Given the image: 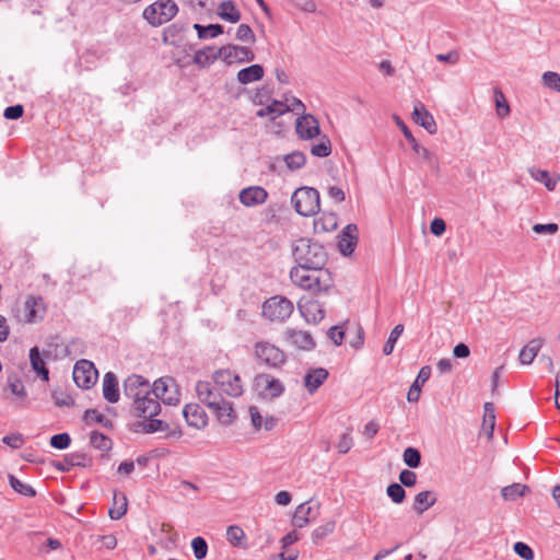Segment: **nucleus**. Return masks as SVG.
<instances>
[{"mask_svg": "<svg viewBox=\"0 0 560 560\" xmlns=\"http://www.w3.org/2000/svg\"><path fill=\"white\" fill-rule=\"evenodd\" d=\"M103 396L104 399L110 404H116L119 400V386L118 380L114 372H107L103 378Z\"/></svg>", "mask_w": 560, "mask_h": 560, "instance_id": "393cba45", "label": "nucleus"}, {"mask_svg": "<svg viewBox=\"0 0 560 560\" xmlns=\"http://www.w3.org/2000/svg\"><path fill=\"white\" fill-rule=\"evenodd\" d=\"M90 442L93 447L104 452H108L113 447V441L98 431L91 432Z\"/></svg>", "mask_w": 560, "mask_h": 560, "instance_id": "c03bdc74", "label": "nucleus"}, {"mask_svg": "<svg viewBox=\"0 0 560 560\" xmlns=\"http://www.w3.org/2000/svg\"><path fill=\"white\" fill-rule=\"evenodd\" d=\"M114 508L108 512L112 520H120L127 512V498L122 492H114Z\"/></svg>", "mask_w": 560, "mask_h": 560, "instance_id": "e433bc0d", "label": "nucleus"}, {"mask_svg": "<svg viewBox=\"0 0 560 560\" xmlns=\"http://www.w3.org/2000/svg\"><path fill=\"white\" fill-rule=\"evenodd\" d=\"M91 463V459L83 453H71L63 456L61 460L55 463V467L59 471L68 472L73 467H86Z\"/></svg>", "mask_w": 560, "mask_h": 560, "instance_id": "5701e85b", "label": "nucleus"}, {"mask_svg": "<svg viewBox=\"0 0 560 560\" xmlns=\"http://www.w3.org/2000/svg\"><path fill=\"white\" fill-rule=\"evenodd\" d=\"M8 387L13 395L20 398H25L27 396L24 384L16 374H10L8 376Z\"/></svg>", "mask_w": 560, "mask_h": 560, "instance_id": "864d4df0", "label": "nucleus"}, {"mask_svg": "<svg viewBox=\"0 0 560 560\" xmlns=\"http://www.w3.org/2000/svg\"><path fill=\"white\" fill-rule=\"evenodd\" d=\"M298 308L307 323L317 324L325 317V311L316 300L300 301Z\"/></svg>", "mask_w": 560, "mask_h": 560, "instance_id": "a211bd4d", "label": "nucleus"}, {"mask_svg": "<svg viewBox=\"0 0 560 560\" xmlns=\"http://www.w3.org/2000/svg\"><path fill=\"white\" fill-rule=\"evenodd\" d=\"M152 398L161 400L166 405H177L180 400V393L176 381L173 377L164 376L156 380L151 386Z\"/></svg>", "mask_w": 560, "mask_h": 560, "instance_id": "6e6552de", "label": "nucleus"}, {"mask_svg": "<svg viewBox=\"0 0 560 560\" xmlns=\"http://www.w3.org/2000/svg\"><path fill=\"white\" fill-rule=\"evenodd\" d=\"M287 340L298 349L310 351L316 346L310 332L298 329H288L285 331Z\"/></svg>", "mask_w": 560, "mask_h": 560, "instance_id": "412c9836", "label": "nucleus"}, {"mask_svg": "<svg viewBox=\"0 0 560 560\" xmlns=\"http://www.w3.org/2000/svg\"><path fill=\"white\" fill-rule=\"evenodd\" d=\"M483 430L487 432L489 438H492L495 425V413L494 406L492 402H486L483 406Z\"/></svg>", "mask_w": 560, "mask_h": 560, "instance_id": "37998d69", "label": "nucleus"}, {"mask_svg": "<svg viewBox=\"0 0 560 560\" xmlns=\"http://www.w3.org/2000/svg\"><path fill=\"white\" fill-rule=\"evenodd\" d=\"M200 39L214 38L223 33V26L220 24H209L203 26L201 24H194Z\"/></svg>", "mask_w": 560, "mask_h": 560, "instance_id": "a19ab883", "label": "nucleus"}, {"mask_svg": "<svg viewBox=\"0 0 560 560\" xmlns=\"http://www.w3.org/2000/svg\"><path fill=\"white\" fill-rule=\"evenodd\" d=\"M97 376L98 373L93 362L82 359L74 364L72 377L78 387L91 388L96 383Z\"/></svg>", "mask_w": 560, "mask_h": 560, "instance_id": "9b49d317", "label": "nucleus"}, {"mask_svg": "<svg viewBox=\"0 0 560 560\" xmlns=\"http://www.w3.org/2000/svg\"><path fill=\"white\" fill-rule=\"evenodd\" d=\"M431 376V368L428 365H424L420 369L415 382L410 386L408 394H407V400L409 402H417L420 398L421 393V386L430 378Z\"/></svg>", "mask_w": 560, "mask_h": 560, "instance_id": "bb28decb", "label": "nucleus"}, {"mask_svg": "<svg viewBox=\"0 0 560 560\" xmlns=\"http://www.w3.org/2000/svg\"><path fill=\"white\" fill-rule=\"evenodd\" d=\"M292 283L314 294L327 292L334 287V279L330 271L324 267L305 268L292 267L290 270Z\"/></svg>", "mask_w": 560, "mask_h": 560, "instance_id": "f257e3e1", "label": "nucleus"}, {"mask_svg": "<svg viewBox=\"0 0 560 560\" xmlns=\"http://www.w3.org/2000/svg\"><path fill=\"white\" fill-rule=\"evenodd\" d=\"M236 38L238 40L245 42V43H254L255 42V35H254L250 26L247 24H241L237 27Z\"/></svg>", "mask_w": 560, "mask_h": 560, "instance_id": "e2e57ef3", "label": "nucleus"}, {"mask_svg": "<svg viewBox=\"0 0 560 560\" xmlns=\"http://www.w3.org/2000/svg\"><path fill=\"white\" fill-rule=\"evenodd\" d=\"M83 420L88 425L93 423L102 424L105 428H112L113 422L108 418H106L103 413L98 412L96 409H86L83 415Z\"/></svg>", "mask_w": 560, "mask_h": 560, "instance_id": "79ce46f5", "label": "nucleus"}, {"mask_svg": "<svg viewBox=\"0 0 560 560\" xmlns=\"http://www.w3.org/2000/svg\"><path fill=\"white\" fill-rule=\"evenodd\" d=\"M143 419L145 421L140 423V425L142 427V432L144 433H155L168 429V424L163 420L154 419V417Z\"/></svg>", "mask_w": 560, "mask_h": 560, "instance_id": "8fccbe9b", "label": "nucleus"}, {"mask_svg": "<svg viewBox=\"0 0 560 560\" xmlns=\"http://www.w3.org/2000/svg\"><path fill=\"white\" fill-rule=\"evenodd\" d=\"M288 168L291 171L300 170L306 162V156L301 151L291 152L283 158Z\"/></svg>", "mask_w": 560, "mask_h": 560, "instance_id": "09e8293b", "label": "nucleus"}, {"mask_svg": "<svg viewBox=\"0 0 560 560\" xmlns=\"http://www.w3.org/2000/svg\"><path fill=\"white\" fill-rule=\"evenodd\" d=\"M24 114V107L21 104L8 106L4 112L3 116L7 119L15 120L23 116Z\"/></svg>", "mask_w": 560, "mask_h": 560, "instance_id": "338daca9", "label": "nucleus"}, {"mask_svg": "<svg viewBox=\"0 0 560 560\" xmlns=\"http://www.w3.org/2000/svg\"><path fill=\"white\" fill-rule=\"evenodd\" d=\"M221 54L226 63L249 62L255 59V54L249 48L231 44L221 47Z\"/></svg>", "mask_w": 560, "mask_h": 560, "instance_id": "4468645a", "label": "nucleus"}, {"mask_svg": "<svg viewBox=\"0 0 560 560\" xmlns=\"http://www.w3.org/2000/svg\"><path fill=\"white\" fill-rule=\"evenodd\" d=\"M338 226V217L335 213H323L322 217L315 220L314 228L319 232H330Z\"/></svg>", "mask_w": 560, "mask_h": 560, "instance_id": "4c0bfd02", "label": "nucleus"}, {"mask_svg": "<svg viewBox=\"0 0 560 560\" xmlns=\"http://www.w3.org/2000/svg\"><path fill=\"white\" fill-rule=\"evenodd\" d=\"M196 394L198 399L206 405L209 409L222 402L224 397L219 386L213 382L199 381L196 384Z\"/></svg>", "mask_w": 560, "mask_h": 560, "instance_id": "f8f14e48", "label": "nucleus"}, {"mask_svg": "<svg viewBox=\"0 0 560 560\" xmlns=\"http://www.w3.org/2000/svg\"><path fill=\"white\" fill-rule=\"evenodd\" d=\"M352 446H353L352 436L350 435V433H343L340 436V440L337 444V448H338L339 453L346 454L351 450Z\"/></svg>", "mask_w": 560, "mask_h": 560, "instance_id": "774afa93", "label": "nucleus"}, {"mask_svg": "<svg viewBox=\"0 0 560 560\" xmlns=\"http://www.w3.org/2000/svg\"><path fill=\"white\" fill-rule=\"evenodd\" d=\"M295 130L301 139L310 140L319 135V122L312 114H303L296 118Z\"/></svg>", "mask_w": 560, "mask_h": 560, "instance_id": "ddd939ff", "label": "nucleus"}, {"mask_svg": "<svg viewBox=\"0 0 560 560\" xmlns=\"http://www.w3.org/2000/svg\"><path fill=\"white\" fill-rule=\"evenodd\" d=\"M291 202L300 215L311 217L319 211V192L313 187H301L293 192Z\"/></svg>", "mask_w": 560, "mask_h": 560, "instance_id": "7ed1b4c3", "label": "nucleus"}, {"mask_svg": "<svg viewBox=\"0 0 560 560\" xmlns=\"http://www.w3.org/2000/svg\"><path fill=\"white\" fill-rule=\"evenodd\" d=\"M494 101H495V107L497 113L500 117H505L510 114V106L505 100L504 94L501 90L495 89L494 90Z\"/></svg>", "mask_w": 560, "mask_h": 560, "instance_id": "13d9d810", "label": "nucleus"}, {"mask_svg": "<svg viewBox=\"0 0 560 560\" xmlns=\"http://www.w3.org/2000/svg\"><path fill=\"white\" fill-rule=\"evenodd\" d=\"M183 416L191 428L202 429L208 423L207 413L198 404H187L183 409Z\"/></svg>", "mask_w": 560, "mask_h": 560, "instance_id": "f3484780", "label": "nucleus"}, {"mask_svg": "<svg viewBox=\"0 0 560 560\" xmlns=\"http://www.w3.org/2000/svg\"><path fill=\"white\" fill-rule=\"evenodd\" d=\"M253 389L264 399H276L283 395V383L268 373H258L253 380Z\"/></svg>", "mask_w": 560, "mask_h": 560, "instance_id": "0eeeda50", "label": "nucleus"}, {"mask_svg": "<svg viewBox=\"0 0 560 560\" xmlns=\"http://www.w3.org/2000/svg\"><path fill=\"white\" fill-rule=\"evenodd\" d=\"M238 198L244 206L255 207L267 200L268 192L260 186H250L242 189Z\"/></svg>", "mask_w": 560, "mask_h": 560, "instance_id": "aec40b11", "label": "nucleus"}, {"mask_svg": "<svg viewBox=\"0 0 560 560\" xmlns=\"http://www.w3.org/2000/svg\"><path fill=\"white\" fill-rule=\"evenodd\" d=\"M218 58H222L221 48L217 49L215 47L208 46L206 48L198 49L194 55L192 61L201 68H207Z\"/></svg>", "mask_w": 560, "mask_h": 560, "instance_id": "a878e982", "label": "nucleus"}, {"mask_svg": "<svg viewBox=\"0 0 560 560\" xmlns=\"http://www.w3.org/2000/svg\"><path fill=\"white\" fill-rule=\"evenodd\" d=\"M402 332H404V325H401V324L396 325L392 329V331L388 336V339L383 347V353L385 355H389L393 353L395 345Z\"/></svg>", "mask_w": 560, "mask_h": 560, "instance_id": "3c124183", "label": "nucleus"}, {"mask_svg": "<svg viewBox=\"0 0 560 560\" xmlns=\"http://www.w3.org/2000/svg\"><path fill=\"white\" fill-rule=\"evenodd\" d=\"M328 371L323 368L314 369L304 377V384L310 394H314L328 378Z\"/></svg>", "mask_w": 560, "mask_h": 560, "instance_id": "c756f323", "label": "nucleus"}, {"mask_svg": "<svg viewBox=\"0 0 560 560\" xmlns=\"http://www.w3.org/2000/svg\"><path fill=\"white\" fill-rule=\"evenodd\" d=\"M335 528H336L335 521H328L325 524L316 527L312 533V541L315 545H318L322 539L331 535L335 532Z\"/></svg>", "mask_w": 560, "mask_h": 560, "instance_id": "de8ad7c7", "label": "nucleus"}, {"mask_svg": "<svg viewBox=\"0 0 560 560\" xmlns=\"http://www.w3.org/2000/svg\"><path fill=\"white\" fill-rule=\"evenodd\" d=\"M253 355L258 364L269 369H281L287 362L284 351L268 341H257L254 345Z\"/></svg>", "mask_w": 560, "mask_h": 560, "instance_id": "20e7f679", "label": "nucleus"}, {"mask_svg": "<svg viewBox=\"0 0 560 560\" xmlns=\"http://www.w3.org/2000/svg\"><path fill=\"white\" fill-rule=\"evenodd\" d=\"M528 487L522 483H513L506 487H503L501 490V494L504 500L508 501H515L518 498H522L525 495V493L528 491Z\"/></svg>", "mask_w": 560, "mask_h": 560, "instance_id": "58836bf2", "label": "nucleus"}, {"mask_svg": "<svg viewBox=\"0 0 560 560\" xmlns=\"http://www.w3.org/2000/svg\"><path fill=\"white\" fill-rule=\"evenodd\" d=\"M412 116L415 122L423 127L430 135L436 132L435 120L421 102L415 104Z\"/></svg>", "mask_w": 560, "mask_h": 560, "instance_id": "4be33fe9", "label": "nucleus"}, {"mask_svg": "<svg viewBox=\"0 0 560 560\" xmlns=\"http://www.w3.org/2000/svg\"><path fill=\"white\" fill-rule=\"evenodd\" d=\"M401 131L407 141L411 144L412 150L417 154L421 155L423 160L428 161L429 163H432L434 160L433 153L418 143V141L416 140V138L405 124H401Z\"/></svg>", "mask_w": 560, "mask_h": 560, "instance_id": "c9c22d12", "label": "nucleus"}, {"mask_svg": "<svg viewBox=\"0 0 560 560\" xmlns=\"http://www.w3.org/2000/svg\"><path fill=\"white\" fill-rule=\"evenodd\" d=\"M291 107L288 103L273 100L271 104L258 109L256 115L258 117H269L270 120H275L277 117L290 112Z\"/></svg>", "mask_w": 560, "mask_h": 560, "instance_id": "7c9ffc66", "label": "nucleus"}, {"mask_svg": "<svg viewBox=\"0 0 560 560\" xmlns=\"http://www.w3.org/2000/svg\"><path fill=\"white\" fill-rule=\"evenodd\" d=\"M50 445L57 450H66L71 443V438L68 433H58L50 438Z\"/></svg>", "mask_w": 560, "mask_h": 560, "instance_id": "bf43d9fd", "label": "nucleus"}, {"mask_svg": "<svg viewBox=\"0 0 560 560\" xmlns=\"http://www.w3.org/2000/svg\"><path fill=\"white\" fill-rule=\"evenodd\" d=\"M404 463L409 468H418L421 465V453L416 447H407L402 454Z\"/></svg>", "mask_w": 560, "mask_h": 560, "instance_id": "603ef678", "label": "nucleus"}, {"mask_svg": "<svg viewBox=\"0 0 560 560\" xmlns=\"http://www.w3.org/2000/svg\"><path fill=\"white\" fill-rule=\"evenodd\" d=\"M398 478L402 487H413L417 482V474L409 469L401 470Z\"/></svg>", "mask_w": 560, "mask_h": 560, "instance_id": "0e129e2a", "label": "nucleus"}, {"mask_svg": "<svg viewBox=\"0 0 560 560\" xmlns=\"http://www.w3.org/2000/svg\"><path fill=\"white\" fill-rule=\"evenodd\" d=\"M529 174L536 182L542 183L550 191L555 190L558 182L560 180V175L556 179H552L550 178L549 173L545 170L532 168L529 170Z\"/></svg>", "mask_w": 560, "mask_h": 560, "instance_id": "ea45409f", "label": "nucleus"}, {"mask_svg": "<svg viewBox=\"0 0 560 560\" xmlns=\"http://www.w3.org/2000/svg\"><path fill=\"white\" fill-rule=\"evenodd\" d=\"M130 399L132 400L135 413L139 418L155 417L161 411L160 401L152 398L151 386H149V390H138L137 398Z\"/></svg>", "mask_w": 560, "mask_h": 560, "instance_id": "9d476101", "label": "nucleus"}, {"mask_svg": "<svg viewBox=\"0 0 560 560\" xmlns=\"http://www.w3.org/2000/svg\"><path fill=\"white\" fill-rule=\"evenodd\" d=\"M311 153L314 156L327 158L331 153L330 140L326 136L323 137L319 143L312 145Z\"/></svg>", "mask_w": 560, "mask_h": 560, "instance_id": "4d7b16f0", "label": "nucleus"}, {"mask_svg": "<svg viewBox=\"0 0 560 560\" xmlns=\"http://www.w3.org/2000/svg\"><path fill=\"white\" fill-rule=\"evenodd\" d=\"M52 399L55 401V405L58 407H71L74 405V399L62 392H54L52 393Z\"/></svg>", "mask_w": 560, "mask_h": 560, "instance_id": "69168bd1", "label": "nucleus"}, {"mask_svg": "<svg viewBox=\"0 0 560 560\" xmlns=\"http://www.w3.org/2000/svg\"><path fill=\"white\" fill-rule=\"evenodd\" d=\"M191 549L194 551V556L196 559L201 560L207 557L208 553V544L206 539L201 536L195 537L191 540Z\"/></svg>", "mask_w": 560, "mask_h": 560, "instance_id": "5fc2aeb1", "label": "nucleus"}, {"mask_svg": "<svg viewBox=\"0 0 560 560\" xmlns=\"http://www.w3.org/2000/svg\"><path fill=\"white\" fill-rule=\"evenodd\" d=\"M514 552L524 560H533L534 551L533 549L523 541H517L513 546Z\"/></svg>", "mask_w": 560, "mask_h": 560, "instance_id": "680f3d73", "label": "nucleus"}, {"mask_svg": "<svg viewBox=\"0 0 560 560\" xmlns=\"http://www.w3.org/2000/svg\"><path fill=\"white\" fill-rule=\"evenodd\" d=\"M212 380L221 392L230 397H240L244 392L240 375L229 369L215 371L212 375Z\"/></svg>", "mask_w": 560, "mask_h": 560, "instance_id": "1a4fd4ad", "label": "nucleus"}, {"mask_svg": "<svg viewBox=\"0 0 560 560\" xmlns=\"http://www.w3.org/2000/svg\"><path fill=\"white\" fill-rule=\"evenodd\" d=\"M542 346L541 339H532L525 345L518 355V360L521 364L528 365L530 364L534 359L537 357L538 351L540 350Z\"/></svg>", "mask_w": 560, "mask_h": 560, "instance_id": "72a5a7b5", "label": "nucleus"}, {"mask_svg": "<svg viewBox=\"0 0 560 560\" xmlns=\"http://www.w3.org/2000/svg\"><path fill=\"white\" fill-rule=\"evenodd\" d=\"M150 383L138 374H131L124 381V395L127 398H137L138 390H149Z\"/></svg>", "mask_w": 560, "mask_h": 560, "instance_id": "b1692460", "label": "nucleus"}, {"mask_svg": "<svg viewBox=\"0 0 560 560\" xmlns=\"http://www.w3.org/2000/svg\"><path fill=\"white\" fill-rule=\"evenodd\" d=\"M9 483L15 492H18L22 495H25L28 498H33L36 495V491L31 485L24 483L19 478H16L14 475H11V474L9 475Z\"/></svg>", "mask_w": 560, "mask_h": 560, "instance_id": "a18cd8bd", "label": "nucleus"}, {"mask_svg": "<svg viewBox=\"0 0 560 560\" xmlns=\"http://www.w3.org/2000/svg\"><path fill=\"white\" fill-rule=\"evenodd\" d=\"M219 16L230 23H237L241 20V12L231 0L222 1L218 7Z\"/></svg>", "mask_w": 560, "mask_h": 560, "instance_id": "f704fd0d", "label": "nucleus"}, {"mask_svg": "<svg viewBox=\"0 0 560 560\" xmlns=\"http://www.w3.org/2000/svg\"><path fill=\"white\" fill-rule=\"evenodd\" d=\"M436 500L434 492L429 490L421 491L416 494L412 509L417 514L421 515L433 506L436 503Z\"/></svg>", "mask_w": 560, "mask_h": 560, "instance_id": "2f4dec72", "label": "nucleus"}, {"mask_svg": "<svg viewBox=\"0 0 560 560\" xmlns=\"http://www.w3.org/2000/svg\"><path fill=\"white\" fill-rule=\"evenodd\" d=\"M311 501L300 504L293 515V525L298 528H303L318 515L319 505H311Z\"/></svg>", "mask_w": 560, "mask_h": 560, "instance_id": "6ab92c4d", "label": "nucleus"}, {"mask_svg": "<svg viewBox=\"0 0 560 560\" xmlns=\"http://www.w3.org/2000/svg\"><path fill=\"white\" fill-rule=\"evenodd\" d=\"M226 539L234 547H245V533L237 525H231L228 527Z\"/></svg>", "mask_w": 560, "mask_h": 560, "instance_id": "49530a36", "label": "nucleus"}, {"mask_svg": "<svg viewBox=\"0 0 560 560\" xmlns=\"http://www.w3.org/2000/svg\"><path fill=\"white\" fill-rule=\"evenodd\" d=\"M542 82L547 88L556 92H560V74H558L557 72H545L542 74Z\"/></svg>", "mask_w": 560, "mask_h": 560, "instance_id": "052dcab7", "label": "nucleus"}, {"mask_svg": "<svg viewBox=\"0 0 560 560\" xmlns=\"http://www.w3.org/2000/svg\"><path fill=\"white\" fill-rule=\"evenodd\" d=\"M293 310V303L289 299L276 295L264 302L261 315L270 322H284L291 316Z\"/></svg>", "mask_w": 560, "mask_h": 560, "instance_id": "423d86ee", "label": "nucleus"}, {"mask_svg": "<svg viewBox=\"0 0 560 560\" xmlns=\"http://www.w3.org/2000/svg\"><path fill=\"white\" fill-rule=\"evenodd\" d=\"M262 66L255 63L249 67L243 68L237 72V81L241 84H249L259 81L264 77Z\"/></svg>", "mask_w": 560, "mask_h": 560, "instance_id": "473e14b6", "label": "nucleus"}, {"mask_svg": "<svg viewBox=\"0 0 560 560\" xmlns=\"http://www.w3.org/2000/svg\"><path fill=\"white\" fill-rule=\"evenodd\" d=\"M178 12V7L173 0H158L148 5L143 11V18L153 26L162 25L171 21Z\"/></svg>", "mask_w": 560, "mask_h": 560, "instance_id": "39448f33", "label": "nucleus"}, {"mask_svg": "<svg viewBox=\"0 0 560 560\" xmlns=\"http://www.w3.org/2000/svg\"><path fill=\"white\" fill-rule=\"evenodd\" d=\"M358 244V226L349 223L338 236V249L343 256H350Z\"/></svg>", "mask_w": 560, "mask_h": 560, "instance_id": "2eb2a0df", "label": "nucleus"}, {"mask_svg": "<svg viewBox=\"0 0 560 560\" xmlns=\"http://www.w3.org/2000/svg\"><path fill=\"white\" fill-rule=\"evenodd\" d=\"M45 313V304L42 296L28 295L24 302V320L26 323H36L40 320Z\"/></svg>", "mask_w": 560, "mask_h": 560, "instance_id": "dca6fc26", "label": "nucleus"}, {"mask_svg": "<svg viewBox=\"0 0 560 560\" xmlns=\"http://www.w3.org/2000/svg\"><path fill=\"white\" fill-rule=\"evenodd\" d=\"M292 256L296 267H324L328 260L325 247L317 241L301 237L292 244Z\"/></svg>", "mask_w": 560, "mask_h": 560, "instance_id": "f03ea898", "label": "nucleus"}, {"mask_svg": "<svg viewBox=\"0 0 560 560\" xmlns=\"http://www.w3.org/2000/svg\"><path fill=\"white\" fill-rule=\"evenodd\" d=\"M30 363L33 371L45 382L49 381V370L46 366L45 360L42 358L38 347L30 349Z\"/></svg>", "mask_w": 560, "mask_h": 560, "instance_id": "c85d7f7f", "label": "nucleus"}, {"mask_svg": "<svg viewBox=\"0 0 560 560\" xmlns=\"http://www.w3.org/2000/svg\"><path fill=\"white\" fill-rule=\"evenodd\" d=\"M387 495L392 499V501L396 504H400L404 502L406 498V491L400 483H390L386 489Z\"/></svg>", "mask_w": 560, "mask_h": 560, "instance_id": "6e6d98bb", "label": "nucleus"}, {"mask_svg": "<svg viewBox=\"0 0 560 560\" xmlns=\"http://www.w3.org/2000/svg\"><path fill=\"white\" fill-rule=\"evenodd\" d=\"M210 411L223 425L231 424L236 418V413L233 409L232 402L226 400L225 398L222 400V402H219L218 406L210 409Z\"/></svg>", "mask_w": 560, "mask_h": 560, "instance_id": "cd10ccee", "label": "nucleus"}]
</instances>
